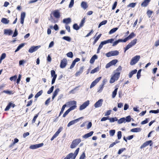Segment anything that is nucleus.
<instances>
[{
  "label": "nucleus",
  "instance_id": "obj_64",
  "mask_svg": "<svg viewBox=\"0 0 159 159\" xmlns=\"http://www.w3.org/2000/svg\"><path fill=\"white\" fill-rule=\"evenodd\" d=\"M85 157V154L84 152L81 155L79 159H84Z\"/></svg>",
  "mask_w": 159,
  "mask_h": 159
},
{
  "label": "nucleus",
  "instance_id": "obj_39",
  "mask_svg": "<svg viewBox=\"0 0 159 159\" xmlns=\"http://www.w3.org/2000/svg\"><path fill=\"white\" fill-rule=\"evenodd\" d=\"M66 104H65L63 106L62 108L61 109V111L59 115V116H60L61 115V114L63 112L65 107H66Z\"/></svg>",
  "mask_w": 159,
  "mask_h": 159
},
{
  "label": "nucleus",
  "instance_id": "obj_23",
  "mask_svg": "<svg viewBox=\"0 0 159 159\" xmlns=\"http://www.w3.org/2000/svg\"><path fill=\"white\" fill-rule=\"evenodd\" d=\"M81 6L84 9H86L88 7L87 3L85 2H82Z\"/></svg>",
  "mask_w": 159,
  "mask_h": 159
},
{
  "label": "nucleus",
  "instance_id": "obj_44",
  "mask_svg": "<svg viewBox=\"0 0 159 159\" xmlns=\"http://www.w3.org/2000/svg\"><path fill=\"white\" fill-rule=\"evenodd\" d=\"M12 105V103L11 102L9 103L8 105L7 106L6 108L5 109V111H7L9 110L10 109L11 107V106Z\"/></svg>",
  "mask_w": 159,
  "mask_h": 159
},
{
  "label": "nucleus",
  "instance_id": "obj_4",
  "mask_svg": "<svg viewBox=\"0 0 159 159\" xmlns=\"http://www.w3.org/2000/svg\"><path fill=\"white\" fill-rule=\"evenodd\" d=\"M81 140L80 139H78L73 140L70 145V148H74L81 142Z\"/></svg>",
  "mask_w": 159,
  "mask_h": 159
},
{
  "label": "nucleus",
  "instance_id": "obj_6",
  "mask_svg": "<svg viewBox=\"0 0 159 159\" xmlns=\"http://www.w3.org/2000/svg\"><path fill=\"white\" fill-rule=\"evenodd\" d=\"M51 77L53 78L52 81V84H53L55 81L57 77V75L56 74L54 70H52L51 71Z\"/></svg>",
  "mask_w": 159,
  "mask_h": 159
},
{
  "label": "nucleus",
  "instance_id": "obj_54",
  "mask_svg": "<svg viewBox=\"0 0 159 159\" xmlns=\"http://www.w3.org/2000/svg\"><path fill=\"white\" fill-rule=\"evenodd\" d=\"M6 56V54L5 53H3L2 54L1 56L0 57V59L3 60L5 58Z\"/></svg>",
  "mask_w": 159,
  "mask_h": 159
},
{
  "label": "nucleus",
  "instance_id": "obj_34",
  "mask_svg": "<svg viewBox=\"0 0 159 159\" xmlns=\"http://www.w3.org/2000/svg\"><path fill=\"white\" fill-rule=\"evenodd\" d=\"M99 67L98 66L95 68L94 69L92 70L91 72L90 73L91 74H93L96 72H97L99 70Z\"/></svg>",
  "mask_w": 159,
  "mask_h": 159
},
{
  "label": "nucleus",
  "instance_id": "obj_25",
  "mask_svg": "<svg viewBox=\"0 0 159 159\" xmlns=\"http://www.w3.org/2000/svg\"><path fill=\"white\" fill-rule=\"evenodd\" d=\"M124 39H119L118 40L114 42L113 43L112 46H114L117 45L120 42H124Z\"/></svg>",
  "mask_w": 159,
  "mask_h": 159
},
{
  "label": "nucleus",
  "instance_id": "obj_2",
  "mask_svg": "<svg viewBox=\"0 0 159 159\" xmlns=\"http://www.w3.org/2000/svg\"><path fill=\"white\" fill-rule=\"evenodd\" d=\"M140 58V57L139 55H137L133 57L130 61V65L132 66L135 65L139 61Z\"/></svg>",
  "mask_w": 159,
  "mask_h": 159
},
{
  "label": "nucleus",
  "instance_id": "obj_58",
  "mask_svg": "<svg viewBox=\"0 0 159 159\" xmlns=\"http://www.w3.org/2000/svg\"><path fill=\"white\" fill-rule=\"evenodd\" d=\"M125 150V148H122L120 149L119 150V151L118 152V154H121L122 153V152H123Z\"/></svg>",
  "mask_w": 159,
  "mask_h": 159
},
{
  "label": "nucleus",
  "instance_id": "obj_37",
  "mask_svg": "<svg viewBox=\"0 0 159 159\" xmlns=\"http://www.w3.org/2000/svg\"><path fill=\"white\" fill-rule=\"evenodd\" d=\"M81 27H80V26H79L77 24H75L73 25V28L75 30H78Z\"/></svg>",
  "mask_w": 159,
  "mask_h": 159
},
{
  "label": "nucleus",
  "instance_id": "obj_52",
  "mask_svg": "<svg viewBox=\"0 0 159 159\" xmlns=\"http://www.w3.org/2000/svg\"><path fill=\"white\" fill-rule=\"evenodd\" d=\"M74 4V0H71V1L70 2V4L69 6V8L72 7Z\"/></svg>",
  "mask_w": 159,
  "mask_h": 159
},
{
  "label": "nucleus",
  "instance_id": "obj_43",
  "mask_svg": "<svg viewBox=\"0 0 159 159\" xmlns=\"http://www.w3.org/2000/svg\"><path fill=\"white\" fill-rule=\"evenodd\" d=\"M67 105L68 104H70L71 105H76V102L75 101H70L68 102L67 103Z\"/></svg>",
  "mask_w": 159,
  "mask_h": 159
},
{
  "label": "nucleus",
  "instance_id": "obj_45",
  "mask_svg": "<svg viewBox=\"0 0 159 159\" xmlns=\"http://www.w3.org/2000/svg\"><path fill=\"white\" fill-rule=\"evenodd\" d=\"M118 62V60L117 59L113 60L110 61V62L112 65H115Z\"/></svg>",
  "mask_w": 159,
  "mask_h": 159
},
{
  "label": "nucleus",
  "instance_id": "obj_10",
  "mask_svg": "<svg viewBox=\"0 0 159 159\" xmlns=\"http://www.w3.org/2000/svg\"><path fill=\"white\" fill-rule=\"evenodd\" d=\"M43 143H41L38 144L32 145L30 146V148L32 149H34L43 146Z\"/></svg>",
  "mask_w": 159,
  "mask_h": 159
},
{
  "label": "nucleus",
  "instance_id": "obj_53",
  "mask_svg": "<svg viewBox=\"0 0 159 159\" xmlns=\"http://www.w3.org/2000/svg\"><path fill=\"white\" fill-rule=\"evenodd\" d=\"M67 56L69 57L72 58L73 56V53L72 52H69L67 53Z\"/></svg>",
  "mask_w": 159,
  "mask_h": 159
},
{
  "label": "nucleus",
  "instance_id": "obj_21",
  "mask_svg": "<svg viewBox=\"0 0 159 159\" xmlns=\"http://www.w3.org/2000/svg\"><path fill=\"white\" fill-rule=\"evenodd\" d=\"M151 0H145L144 1L141 3V5L142 7H146L148 3L150 2Z\"/></svg>",
  "mask_w": 159,
  "mask_h": 159
},
{
  "label": "nucleus",
  "instance_id": "obj_51",
  "mask_svg": "<svg viewBox=\"0 0 159 159\" xmlns=\"http://www.w3.org/2000/svg\"><path fill=\"white\" fill-rule=\"evenodd\" d=\"M122 136L121 132L120 131H119L117 132L118 139H120L121 138Z\"/></svg>",
  "mask_w": 159,
  "mask_h": 159
},
{
  "label": "nucleus",
  "instance_id": "obj_55",
  "mask_svg": "<svg viewBox=\"0 0 159 159\" xmlns=\"http://www.w3.org/2000/svg\"><path fill=\"white\" fill-rule=\"evenodd\" d=\"M141 69H140L139 70V71H138V72L137 73V78L138 79H139V78L140 77V73H141Z\"/></svg>",
  "mask_w": 159,
  "mask_h": 159
},
{
  "label": "nucleus",
  "instance_id": "obj_60",
  "mask_svg": "<svg viewBox=\"0 0 159 159\" xmlns=\"http://www.w3.org/2000/svg\"><path fill=\"white\" fill-rule=\"evenodd\" d=\"M79 150H80V148H77L76 149V150L75 151L74 153H73L76 157L78 153Z\"/></svg>",
  "mask_w": 159,
  "mask_h": 159
},
{
  "label": "nucleus",
  "instance_id": "obj_42",
  "mask_svg": "<svg viewBox=\"0 0 159 159\" xmlns=\"http://www.w3.org/2000/svg\"><path fill=\"white\" fill-rule=\"evenodd\" d=\"M137 39H134L133 40H132L130 43V44L132 46H134L135 45L137 42Z\"/></svg>",
  "mask_w": 159,
  "mask_h": 159
},
{
  "label": "nucleus",
  "instance_id": "obj_16",
  "mask_svg": "<svg viewBox=\"0 0 159 159\" xmlns=\"http://www.w3.org/2000/svg\"><path fill=\"white\" fill-rule=\"evenodd\" d=\"M53 15L57 18H59L60 17V13L58 10H55L53 12Z\"/></svg>",
  "mask_w": 159,
  "mask_h": 159
},
{
  "label": "nucleus",
  "instance_id": "obj_8",
  "mask_svg": "<svg viewBox=\"0 0 159 159\" xmlns=\"http://www.w3.org/2000/svg\"><path fill=\"white\" fill-rule=\"evenodd\" d=\"M67 64V60L66 59L64 58L61 61L60 67L61 68L65 67Z\"/></svg>",
  "mask_w": 159,
  "mask_h": 159
},
{
  "label": "nucleus",
  "instance_id": "obj_59",
  "mask_svg": "<svg viewBox=\"0 0 159 159\" xmlns=\"http://www.w3.org/2000/svg\"><path fill=\"white\" fill-rule=\"evenodd\" d=\"M17 78V76L15 75L13 76H12L10 78V80L11 81H12L13 80H15Z\"/></svg>",
  "mask_w": 159,
  "mask_h": 159
},
{
  "label": "nucleus",
  "instance_id": "obj_48",
  "mask_svg": "<svg viewBox=\"0 0 159 159\" xmlns=\"http://www.w3.org/2000/svg\"><path fill=\"white\" fill-rule=\"evenodd\" d=\"M63 39H64L66 40L68 42H70L71 41L70 38L68 36H64L63 37Z\"/></svg>",
  "mask_w": 159,
  "mask_h": 159
},
{
  "label": "nucleus",
  "instance_id": "obj_46",
  "mask_svg": "<svg viewBox=\"0 0 159 159\" xmlns=\"http://www.w3.org/2000/svg\"><path fill=\"white\" fill-rule=\"evenodd\" d=\"M54 86H52L51 88L49 89V90L48 91L47 93L48 94H50L52 93L54 89Z\"/></svg>",
  "mask_w": 159,
  "mask_h": 159
},
{
  "label": "nucleus",
  "instance_id": "obj_13",
  "mask_svg": "<svg viewBox=\"0 0 159 159\" xmlns=\"http://www.w3.org/2000/svg\"><path fill=\"white\" fill-rule=\"evenodd\" d=\"M82 118L83 117H81L77 119L70 121L68 124L67 127H69L71 125H74L75 123H77L80 120V119Z\"/></svg>",
  "mask_w": 159,
  "mask_h": 159
},
{
  "label": "nucleus",
  "instance_id": "obj_9",
  "mask_svg": "<svg viewBox=\"0 0 159 159\" xmlns=\"http://www.w3.org/2000/svg\"><path fill=\"white\" fill-rule=\"evenodd\" d=\"M40 47V46H32L29 49L28 51L30 53H32L34 52L37 51L39 48Z\"/></svg>",
  "mask_w": 159,
  "mask_h": 159
},
{
  "label": "nucleus",
  "instance_id": "obj_19",
  "mask_svg": "<svg viewBox=\"0 0 159 159\" xmlns=\"http://www.w3.org/2000/svg\"><path fill=\"white\" fill-rule=\"evenodd\" d=\"M13 33V31L10 29H5L4 30V34L10 35Z\"/></svg>",
  "mask_w": 159,
  "mask_h": 159
},
{
  "label": "nucleus",
  "instance_id": "obj_61",
  "mask_svg": "<svg viewBox=\"0 0 159 159\" xmlns=\"http://www.w3.org/2000/svg\"><path fill=\"white\" fill-rule=\"evenodd\" d=\"M136 4V3H132L128 5V7H134L135 6Z\"/></svg>",
  "mask_w": 159,
  "mask_h": 159
},
{
  "label": "nucleus",
  "instance_id": "obj_7",
  "mask_svg": "<svg viewBox=\"0 0 159 159\" xmlns=\"http://www.w3.org/2000/svg\"><path fill=\"white\" fill-rule=\"evenodd\" d=\"M89 104V101L88 100L84 102L82 105H81L80 107L79 110H82L85 109L87 106H88Z\"/></svg>",
  "mask_w": 159,
  "mask_h": 159
},
{
  "label": "nucleus",
  "instance_id": "obj_3",
  "mask_svg": "<svg viewBox=\"0 0 159 159\" xmlns=\"http://www.w3.org/2000/svg\"><path fill=\"white\" fill-rule=\"evenodd\" d=\"M119 54V52L117 50H114L110 51L106 54L107 57H110L111 56H116Z\"/></svg>",
  "mask_w": 159,
  "mask_h": 159
},
{
  "label": "nucleus",
  "instance_id": "obj_27",
  "mask_svg": "<svg viewBox=\"0 0 159 159\" xmlns=\"http://www.w3.org/2000/svg\"><path fill=\"white\" fill-rule=\"evenodd\" d=\"M71 21V19L70 18H68L64 19L63 20V22L64 23L68 24L70 23Z\"/></svg>",
  "mask_w": 159,
  "mask_h": 159
},
{
  "label": "nucleus",
  "instance_id": "obj_36",
  "mask_svg": "<svg viewBox=\"0 0 159 159\" xmlns=\"http://www.w3.org/2000/svg\"><path fill=\"white\" fill-rule=\"evenodd\" d=\"M118 88H117L116 89L114 90L113 91V92L112 93V98H114L115 97L116 94H117V92L118 90Z\"/></svg>",
  "mask_w": 159,
  "mask_h": 159
},
{
  "label": "nucleus",
  "instance_id": "obj_5",
  "mask_svg": "<svg viewBox=\"0 0 159 159\" xmlns=\"http://www.w3.org/2000/svg\"><path fill=\"white\" fill-rule=\"evenodd\" d=\"M114 39H108L107 40H105L102 42L99 45L98 48L100 49H101L104 45L106 44L107 43H111L113 41H114Z\"/></svg>",
  "mask_w": 159,
  "mask_h": 159
},
{
  "label": "nucleus",
  "instance_id": "obj_28",
  "mask_svg": "<svg viewBox=\"0 0 159 159\" xmlns=\"http://www.w3.org/2000/svg\"><path fill=\"white\" fill-rule=\"evenodd\" d=\"M117 122L119 124H120L123 123L125 122V117H123L118 120Z\"/></svg>",
  "mask_w": 159,
  "mask_h": 159
},
{
  "label": "nucleus",
  "instance_id": "obj_38",
  "mask_svg": "<svg viewBox=\"0 0 159 159\" xmlns=\"http://www.w3.org/2000/svg\"><path fill=\"white\" fill-rule=\"evenodd\" d=\"M43 91L41 90L38 92L35 95V98H38L39 96H40L43 93Z\"/></svg>",
  "mask_w": 159,
  "mask_h": 159
},
{
  "label": "nucleus",
  "instance_id": "obj_26",
  "mask_svg": "<svg viewBox=\"0 0 159 159\" xmlns=\"http://www.w3.org/2000/svg\"><path fill=\"white\" fill-rule=\"evenodd\" d=\"M1 22L5 24H7L9 23V20H8L7 18H2Z\"/></svg>",
  "mask_w": 159,
  "mask_h": 159
},
{
  "label": "nucleus",
  "instance_id": "obj_17",
  "mask_svg": "<svg viewBox=\"0 0 159 159\" xmlns=\"http://www.w3.org/2000/svg\"><path fill=\"white\" fill-rule=\"evenodd\" d=\"M93 131H91L90 132L87 133L83 136L82 137L83 139H86L91 136L93 135Z\"/></svg>",
  "mask_w": 159,
  "mask_h": 159
},
{
  "label": "nucleus",
  "instance_id": "obj_18",
  "mask_svg": "<svg viewBox=\"0 0 159 159\" xmlns=\"http://www.w3.org/2000/svg\"><path fill=\"white\" fill-rule=\"evenodd\" d=\"M84 69V67H82L80 68L79 70L76 72L75 74V75L76 76H78L80 75L83 72Z\"/></svg>",
  "mask_w": 159,
  "mask_h": 159
},
{
  "label": "nucleus",
  "instance_id": "obj_57",
  "mask_svg": "<svg viewBox=\"0 0 159 159\" xmlns=\"http://www.w3.org/2000/svg\"><path fill=\"white\" fill-rule=\"evenodd\" d=\"M18 35V32L16 29H15L12 37H15Z\"/></svg>",
  "mask_w": 159,
  "mask_h": 159
},
{
  "label": "nucleus",
  "instance_id": "obj_41",
  "mask_svg": "<svg viewBox=\"0 0 159 159\" xmlns=\"http://www.w3.org/2000/svg\"><path fill=\"white\" fill-rule=\"evenodd\" d=\"M70 159H75L76 156L72 153H70L69 154Z\"/></svg>",
  "mask_w": 159,
  "mask_h": 159
},
{
  "label": "nucleus",
  "instance_id": "obj_14",
  "mask_svg": "<svg viewBox=\"0 0 159 159\" xmlns=\"http://www.w3.org/2000/svg\"><path fill=\"white\" fill-rule=\"evenodd\" d=\"M103 102V100L100 99L97 102H96L94 105V106L95 108L100 107L102 106V103Z\"/></svg>",
  "mask_w": 159,
  "mask_h": 159
},
{
  "label": "nucleus",
  "instance_id": "obj_30",
  "mask_svg": "<svg viewBox=\"0 0 159 159\" xmlns=\"http://www.w3.org/2000/svg\"><path fill=\"white\" fill-rule=\"evenodd\" d=\"M25 45L24 43H21L19 45V46L17 47V49L15 51V52H16L19 50L21 48L23 47Z\"/></svg>",
  "mask_w": 159,
  "mask_h": 159
},
{
  "label": "nucleus",
  "instance_id": "obj_22",
  "mask_svg": "<svg viewBox=\"0 0 159 159\" xmlns=\"http://www.w3.org/2000/svg\"><path fill=\"white\" fill-rule=\"evenodd\" d=\"M142 129L140 128H136L132 129L130 130V131L133 132H140Z\"/></svg>",
  "mask_w": 159,
  "mask_h": 159
},
{
  "label": "nucleus",
  "instance_id": "obj_33",
  "mask_svg": "<svg viewBox=\"0 0 159 159\" xmlns=\"http://www.w3.org/2000/svg\"><path fill=\"white\" fill-rule=\"evenodd\" d=\"M108 120H109L110 122H113L115 121L118 120L117 118L116 117L110 118H108Z\"/></svg>",
  "mask_w": 159,
  "mask_h": 159
},
{
  "label": "nucleus",
  "instance_id": "obj_1",
  "mask_svg": "<svg viewBox=\"0 0 159 159\" xmlns=\"http://www.w3.org/2000/svg\"><path fill=\"white\" fill-rule=\"evenodd\" d=\"M120 75V72H116L112 76L110 80V83H113L116 81L117 80L119 79Z\"/></svg>",
  "mask_w": 159,
  "mask_h": 159
},
{
  "label": "nucleus",
  "instance_id": "obj_62",
  "mask_svg": "<svg viewBox=\"0 0 159 159\" xmlns=\"http://www.w3.org/2000/svg\"><path fill=\"white\" fill-rule=\"evenodd\" d=\"M70 112V111L68 109L63 114V117H65Z\"/></svg>",
  "mask_w": 159,
  "mask_h": 159
},
{
  "label": "nucleus",
  "instance_id": "obj_32",
  "mask_svg": "<svg viewBox=\"0 0 159 159\" xmlns=\"http://www.w3.org/2000/svg\"><path fill=\"white\" fill-rule=\"evenodd\" d=\"M104 84H103L99 86L98 89V92L101 93L102 92L104 87Z\"/></svg>",
  "mask_w": 159,
  "mask_h": 159
},
{
  "label": "nucleus",
  "instance_id": "obj_50",
  "mask_svg": "<svg viewBox=\"0 0 159 159\" xmlns=\"http://www.w3.org/2000/svg\"><path fill=\"white\" fill-rule=\"evenodd\" d=\"M149 112L150 113H152L155 114H157L159 113V109H157L156 110H151Z\"/></svg>",
  "mask_w": 159,
  "mask_h": 159
},
{
  "label": "nucleus",
  "instance_id": "obj_12",
  "mask_svg": "<svg viewBox=\"0 0 159 159\" xmlns=\"http://www.w3.org/2000/svg\"><path fill=\"white\" fill-rule=\"evenodd\" d=\"M101 78V77H99L96 79L90 85V88L91 89L100 80Z\"/></svg>",
  "mask_w": 159,
  "mask_h": 159
},
{
  "label": "nucleus",
  "instance_id": "obj_35",
  "mask_svg": "<svg viewBox=\"0 0 159 159\" xmlns=\"http://www.w3.org/2000/svg\"><path fill=\"white\" fill-rule=\"evenodd\" d=\"M118 28H115L111 29L109 32V34H111L115 33L117 30Z\"/></svg>",
  "mask_w": 159,
  "mask_h": 159
},
{
  "label": "nucleus",
  "instance_id": "obj_20",
  "mask_svg": "<svg viewBox=\"0 0 159 159\" xmlns=\"http://www.w3.org/2000/svg\"><path fill=\"white\" fill-rule=\"evenodd\" d=\"M60 89L59 88H57L55 89L53 92V95L52 96V100L54 99L55 97L57 95Z\"/></svg>",
  "mask_w": 159,
  "mask_h": 159
},
{
  "label": "nucleus",
  "instance_id": "obj_29",
  "mask_svg": "<svg viewBox=\"0 0 159 159\" xmlns=\"http://www.w3.org/2000/svg\"><path fill=\"white\" fill-rule=\"evenodd\" d=\"M137 72V70L135 69L134 70L132 71L131 72H130L129 74V78H131L132 77L133 75L134 74H135Z\"/></svg>",
  "mask_w": 159,
  "mask_h": 159
},
{
  "label": "nucleus",
  "instance_id": "obj_31",
  "mask_svg": "<svg viewBox=\"0 0 159 159\" xmlns=\"http://www.w3.org/2000/svg\"><path fill=\"white\" fill-rule=\"evenodd\" d=\"M25 45L24 43H21L19 45V46L17 47V49L15 51V52H16L19 50L21 48L23 47Z\"/></svg>",
  "mask_w": 159,
  "mask_h": 159
},
{
  "label": "nucleus",
  "instance_id": "obj_63",
  "mask_svg": "<svg viewBox=\"0 0 159 159\" xmlns=\"http://www.w3.org/2000/svg\"><path fill=\"white\" fill-rule=\"evenodd\" d=\"M152 13L153 12L152 11H150L149 10L148 11L147 13L149 17L151 16Z\"/></svg>",
  "mask_w": 159,
  "mask_h": 159
},
{
  "label": "nucleus",
  "instance_id": "obj_56",
  "mask_svg": "<svg viewBox=\"0 0 159 159\" xmlns=\"http://www.w3.org/2000/svg\"><path fill=\"white\" fill-rule=\"evenodd\" d=\"M85 22V19L83 18L81 20V22L80 25V27H82L84 25V24Z\"/></svg>",
  "mask_w": 159,
  "mask_h": 159
},
{
  "label": "nucleus",
  "instance_id": "obj_47",
  "mask_svg": "<svg viewBox=\"0 0 159 159\" xmlns=\"http://www.w3.org/2000/svg\"><path fill=\"white\" fill-rule=\"evenodd\" d=\"M125 118V122H129L131 121V118L130 116H127Z\"/></svg>",
  "mask_w": 159,
  "mask_h": 159
},
{
  "label": "nucleus",
  "instance_id": "obj_40",
  "mask_svg": "<svg viewBox=\"0 0 159 159\" xmlns=\"http://www.w3.org/2000/svg\"><path fill=\"white\" fill-rule=\"evenodd\" d=\"M107 22V20H104L102 21L99 25L98 27L100 28L101 26L102 25H104L106 24Z\"/></svg>",
  "mask_w": 159,
  "mask_h": 159
},
{
  "label": "nucleus",
  "instance_id": "obj_49",
  "mask_svg": "<svg viewBox=\"0 0 159 159\" xmlns=\"http://www.w3.org/2000/svg\"><path fill=\"white\" fill-rule=\"evenodd\" d=\"M115 133V130H111L110 131L109 133L111 136H113L114 135Z\"/></svg>",
  "mask_w": 159,
  "mask_h": 159
},
{
  "label": "nucleus",
  "instance_id": "obj_11",
  "mask_svg": "<svg viewBox=\"0 0 159 159\" xmlns=\"http://www.w3.org/2000/svg\"><path fill=\"white\" fill-rule=\"evenodd\" d=\"M135 36V34L134 32H132L128 37L124 39V42H126L127 40L132 39Z\"/></svg>",
  "mask_w": 159,
  "mask_h": 159
},
{
  "label": "nucleus",
  "instance_id": "obj_24",
  "mask_svg": "<svg viewBox=\"0 0 159 159\" xmlns=\"http://www.w3.org/2000/svg\"><path fill=\"white\" fill-rule=\"evenodd\" d=\"M97 59V56L96 55H93L91 58L90 60V62L91 64H93L95 60Z\"/></svg>",
  "mask_w": 159,
  "mask_h": 159
},
{
  "label": "nucleus",
  "instance_id": "obj_15",
  "mask_svg": "<svg viewBox=\"0 0 159 159\" xmlns=\"http://www.w3.org/2000/svg\"><path fill=\"white\" fill-rule=\"evenodd\" d=\"M25 13L23 12L21 13L20 15V22L22 24H23L24 22V19L25 16Z\"/></svg>",
  "mask_w": 159,
  "mask_h": 159
}]
</instances>
